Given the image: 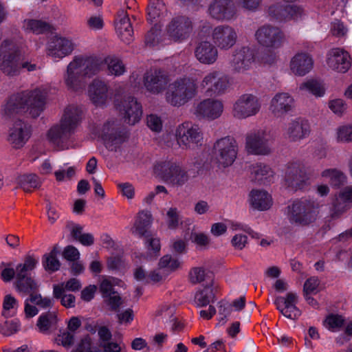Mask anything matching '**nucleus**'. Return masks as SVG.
Instances as JSON below:
<instances>
[{
	"instance_id": "f257e3e1",
	"label": "nucleus",
	"mask_w": 352,
	"mask_h": 352,
	"mask_svg": "<svg viewBox=\"0 0 352 352\" xmlns=\"http://www.w3.org/2000/svg\"><path fill=\"white\" fill-rule=\"evenodd\" d=\"M47 91L38 88L12 96L1 110V119L6 124L12 122L10 126L8 141L13 148H22L31 136L30 126L18 118L24 113L38 117L43 111Z\"/></svg>"
},
{
	"instance_id": "f03ea898",
	"label": "nucleus",
	"mask_w": 352,
	"mask_h": 352,
	"mask_svg": "<svg viewBox=\"0 0 352 352\" xmlns=\"http://www.w3.org/2000/svg\"><path fill=\"white\" fill-rule=\"evenodd\" d=\"M102 58L96 56H74L68 64L63 75L64 82L68 89L82 91L85 86L84 77H91L103 69Z\"/></svg>"
},
{
	"instance_id": "7ed1b4c3",
	"label": "nucleus",
	"mask_w": 352,
	"mask_h": 352,
	"mask_svg": "<svg viewBox=\"0 0 352 352\" xmlns=\"http://www.w3.org/2000/svg\"><path fill=\"white\" fill-rule=\"evenodd\" d=\"M82 111L76 106L67 107L59 124L53 126L47 133L49 140L60 149L67 148V142L79 126Z\"/></svg>"
},
{
	"instance_id": "20e7f679",
	"label": "nucleus",
	"mask_w": 352,
	"mask_h": 352,
	"mask_svg": "<svg viewBox=\"0 0 352 352\" xmlns=\"http://www.w3.org/2000/svg\"><path fill=\"white\" fill-rule=\"evenodd\" d=\"M285 214L292 225L309 226L314 223L319 217L320 204L314 199H297L285 208Z\"/></svg>"
},
{
	"instance_id": "39448f33",
	"label": "nucleus",
	"mask_w": 352,
	"mask_h": 352,
	"mask_svg": "<svg viewBox=\"0 0 352 352\" xmlns=\"http://www.w3.org/2000/svg\"><path fill=\"white\" fill-rule=\"evenodd\" d=\"M197 92L198 85L195 79L181 78L169 85L165 95L166 100L173 107H181L194 98Z\"/></svg>"
},
{
	"instance_id": "423d86ee",
	"label": "nucleus",
	"mask_w": 352,
	"mask_h": 352,
	"mask_svg": "<svg viewBox=\"0 0 352 352\" xmlns=\"http://www.w3.org/2000/svg\"><path fill=\"white\" fill-rule=\"evenodd\" d=\"M38 261L32 256L25 258L23 264H19L16 271V287L20 292L30 294L28 298L30 302L38 305L42 299L41 294H34L37 289V284L29 276V272L32 271L37 264Z\"/></svg>"
},
{
	"instance_id": "0eeeda50",
	"label": "nucleus",
	"mask_w": 352,
	"mask_h": 352,
	"mask_svg": "<svg viewBox=\"0 0 352 352\" xmlns=\"http://www.w3.org/2000/svg\"><path fill=\"white\" fill-rule=\"evenodd\" d=\"M175 136L179 146L184 150H193L204 142V133L199 124L184 122L175 129Z\"/></svg>"
},
{
	"instance_id": "6e6552de",
	"label": "nucleus",
	"mask_w": 352,
	"mask_h": 352,
	"mask_svg": "<svg viewBox=\"0 0 352 352\" xmlns=\"http://www.w3.org/2000/svg\"><path fill=\"white\" fill-rule=\"evenodd\" d=\"M238 144L231 136H226L215 141L212 147V157L219 167H228L235 161Z\"/></svg>"
},
{
	"instance_id": "1a4fd4ad",
	"label": "nucleus",
	"mask_w": 352,
	"mask_h": 352,
	"mask_svg": "<svg viewBox=\"0 0 352 352\" xmlns=\"http://www.w3.org/2000/svg\"><path fill=\"white\" fill-rule=\"evenodd\" d=\"M155 173L167 184L182 186L188 180V175L176 160L161 162L155 166Z\"/></svg>"
},
{
	"instance_id": "9d476101",
	"label": "nucleus",
	"mask_w": 352,
	"mask_h": 352,
	"mask_svg": "<svg viewBox=\"0 0 352 352\" xmlns=\"http://www.w3.org/2000/svg\"><path fill=\"white\" fill-rule=\"evenodd\" d=\"M98 135L107 149L115 151L120 148L129 137L128 131L115 120H108L104 123Z\"/></svg>"
},
{
	"instance_id": "9b49d317",
	"label": "nucleus",
	"mask_w": 352,
	"mask_h": 352,
	"mask_svg": "<svg viewBox=\"0 0 352 352\" xmlns=\"http://www.w3.org/2000/svg\"><path fill=\"white\" fill-rule=\"evenodd\" d=\"M20 53L19 48L12 40H4L0 47V69L10 76L19 74Z\"/></svg>"
},
{
	"instance_id": "f8f14e48",
	"label": "nucleus",
	"mask_w": 352,
	"mask_h": 352,
	"mask_svg": "<svg viewBox=\"0 0 352 352\" xmlns=\"http://www.w3.org/2000/svg\"><path fill=\"white\" fill-rule=\"evenodd\" d=\"M272 138L269 131L256 129L246 134L245 148L249 154L267 155L272 153Z\"/></svg>"
},
{
	"instance_id": "ddd939ff",
	"label": "nucleus",
	"mask_w": 352,
	"mask_h": 352,
	"mask_svg": "<svg viewBox=\"0 0 352 352\" xmlns=\"http://www.w3.org/2000/svg\"><path fill=\"white\" fill-rule=\"evenodd\" d=\"M193 31L192 20L184 15L173 17L166 25V35L170 41L182 43L186 41Z\"/></svg>"
},
{
	"instance_id": "4468645a",
	"label": "nucleus",
	"mask_w": 352,
	"mask_h": 352,
	"mask_svg": "<svg viewBox=\"0 0 352 352\" xmlns=\"http://www.w3.org/2000/svg\"><path fill=\"white\" fill-rule=\"evenodd\" d=\"M254 37L259 45L270 51L281 47L285 41L283 32L280 28L270 25H265L258 28Z\"/></svg>"
},
{
	"instance_id": "2eb2a0df",
	"label": "nucleus",
	"mask_w": 352,
	"mask_h": 352,
	"mask_svg": "<svg viewBox=\"0 0 352 352\" xmlns=\"http://www.w3.org/2000/svg\"><path fill=\"white\" fill-rule=\"evenodd\" d=\"M229 87V78L213 70L204 75L198 88L208 96H218L223 94Z\"/></svg>"
},
{
	"instance_id": "dca6fc26",
	"label": "nucleus",
	"mask_w": 352,
	"mask_h": 352,
	"mask_svg": "<svg viewBox=\"0 0 352 352\" xmlns=\"http://www.w3.org/2000/svg\"><path fill=\"white\" fill-rule=\"evenodd\" d=\"M259 98L252 94H244L238 98L232 107V116L239 120L256 116L261 110Z\"/></svg>"
},
{
	"instance_id": "f3484780",
	"label": "nucleus",
	"mask_w": 352,
	"mask_h": 352,
	"mask_svg": "<svg viewBox=\"0 0 352 352\" xmlns=\"http://www.w3.org/2000/svg\"><path fill=\"white\" fill-rule=\"evenodd\" d=\"M115 107L128 124L134 125L141 120L142 107L135 97L129 96L120 100H117L115 102Z\"/></svg>"
},
{
	"instance_id": "a211bd4d",
	"label": "nucleus",
	"mask_w": 352,
	"mask_h": 352,
	"mask_svg": "<svg viewBox=\"0 0 352 352\" xmlns=\"http://www.w3.org/2000/svg\"><path fill=\"white\" fill-rule=\"evenodd\" d=\"M285 183L294 190H302L311 184V178L301 164L294 162L287 167Z\"/></svg>"
},
{
	"instance_id": "6ab92c4d",
	"label": "nucleus",
	"mask_w": 352,
	"mask_h": 352,
	"mask_svg": "<svg viewBox=\"0 0 352 352\" xmlns=\"http://www.w3.org/2000/svg\"><path fill=\"white\" fill-rule=\"evenodd\" d=\"M76 44L72 39L55 35L47 43L46 54L54 59H61L72 53Z\"/></svg>"
},
{
	"instance_id": "aec40b11",
	"label": "nucleus",
	"mask_w": 352,
	"mask_h": 352,
	"mask_svg": "<svg viewBox=\"0 0 352 352\" xmlns=\"http://www.w3.org/2000/svg\"><path fill=\"white\" fill-rule=\"evenodd\" d=\"M294 107L295 100L292 96L287 92H278L270 100L268 109L273 117L281 118L292 112Z\"/></svg>"
},
{
	"instance_id": "412c9836",
	"label": "nucleus",
	"mask_w": 352,
	"mask_h": 352,
	"mask_svg": "<svg viewBox=\"0 0 352 352\" xmlns=\"http://www.w3.org/2000/svg\"><path fill=\"white\" fill-rule=\"evenodd\" d=\"M211 38L216 47L220 50H228L236 44L238 35L233 27L219 25L212 30Z\"/></svg>"
},
{
	"instance_id": "4be33fe9",
	"label": "nucleus",
	"mask_w": 352,
	"mask_h": 352,
	"mask_svg": "<svg viewBox=\"0 0 352 352\" xmlns=\"http://www.w3.org/2000/svg\"><path fill=\"white\" fill-rule=\"evenodd\" d=\"M170 78L162 69H151L143 77L144 86L147 91L153 94L162 93L167 87Z\"/></svg>"
},
{
	"instance_id": "5701e85b",
	"label": "nucleus",
	"mask_w": 352,
	"mask_h": 352,
	"mask_svg": "<svg viewBox=\"0 0 352 352\" xmlns=\"http://www.w3.org/2000/svg\"><path fill=\"white\" fill-rule=\"evenodd\" d=\"M87 96L91 103L98 107H104L111 99L108 83L96 78L89 85Z\"/></svg>"
},
{
	"instance_id": "b1692460",
	"label": "nucleus",
	"mask_w": 352,
	"mask_h": 352,
	"mask_svg": "<svg viewBox=\"0 0 352 352\" xmlns=\"http://www.w3.org/2000/svg\"><path fill=\"white\" fill-rule=\"evenodd\" d=\"M223 111L222 101L217 99L208 98L199 102L194 114L199 119L214 120L219 118Z\"/></svg>"
},
{
	"instance_id": "393cba45",
	"label": "nucleus",
	"mask_w": 352,
	"mask_h": 352,
	"mask_svg": "<svg viewBox=\"0 0 352 352\" xmlns=\"http://www.w3.org/2000/svg\"><path fill=\"white\" fill-rule=\"evenodd\" d=\"M254 60L253 50L249 47H241L233 52L230 67L233 72L244 74L251 68Z\"/></svg>"
},
{
	"instance_id": "a878e982",
	"label": "nucleus",
	"mask_w": 352,
	"mask_h": 352,
	"mask_svg": "<svg viewBox=\"0 0 352 352\" xmlns=\"http://www.w3.org/2000/svg\"><path fill=\"white\" fill-rule=\"evenodd\" d=\"M352 206V186H346L333 197L331 203V217L337 219Z\"/></svg>"
},
{
	"instance_id": "bb28decb",
	"label": "nucleus",
	"mask_w": 352,
	"mask_h": 352,
	"mask_svg": "<svg viewBox=\"0 0 352 352\" xmlns=\"http://www.w3.org/2000/svg\"><path fill=\"white\" fill-rule=\"evenodd\" d=\"M236 9L232 0H213L209 5L208 14L218 21H229L236 15Z\"/></svg>"
},
{
	"instance_id": "cd10ccee",
	"label": "nucleus",
	"mask_w": 352,
	"mask_h": 352,
	"mask_svg": "<svg viewBox=\"0 0 352 352\" xmlns=\"http://www.w3.org/2000/svg\"><path fill=\"white\" fill-rule=\"evenodd\" d=\"M298 296L296 293L288 292L285 297H276L274 304L279 311L291 320L297 319L300 315V310L296 307Z\"/></svg>"
},
{
	"instance_id": "c85d7f7f",
	"label": "nucleus",
	"mask_w": 352,
	"mask_h": 352,
	"mask_svg": "<svg viewBox=\"0 0 352 352\" xmlns=\"http://www.w3.org/2000/svg\"><path fill=\"white\" fill-rule=\"evenodd\" d=\"M310 133V125L307 120L296 118L285 126L284 136L290 142H300L307 138Z\"/></svg>"
},
{
	"instance_id": "c756f323",
	"label": "nucleus",
	"mask_w": 352,
	"mask_h": 352,
	"mask_svg": "<svg viewBox=\"0 0 352 352\" xmlns=\"http://www.w3.org/2000/svg\"><path fill=\"white\" fill-rule=\"evenodd\" d=\"M313 57L306 52H298L290 60L289 69L293 74L304 76L314 68Z\"/></svg>"
},
{
	"instance_id": "7c9ffc66",
	"label": "nucleus",
	"mask_w": 352,
	"mask_h": 352,
	"mask_svg": "<svg viewBox=\"0 0 352 352\" xmlns=\"http://www.w3.org/2000/svg\"><path fill=\"white\" fill-rule=\"evenodd\" d=\"M327 63L331 69L344 73L351 67L350 56L343 50L333 49L328 54Z\"/></svg>"
},
{
	"instance_id": "2f4dec72",
	"label": "nucleus",
	"mask_w": 352,
	"mask_h": 352,
	"mask_svg": "<svg viewBox=\"0 0 352 352\" xmlns=\"http://www.w3.org/2000/svg\"><path fill=\"white\" fill-rule=\"evenodd\" d=\"M115 28L118 35L125 43H130L133 40V30L129 15L124 9L118 11L115 21Z\"/></svg>"
},
{
	"instance_id": "473e14b6",
	"label": "nucleus",
	"mask_w": 352,
	"mask_h": 352,
	"mask_svg": "<svg viewBox=\"0 0 352 352\" xmlns=\"http://www.w3.org/2000/svg\"><path fill=\"white\" fill-rule=\"evenodd\" d=\"M217 47L216 45H213L208 41H202L196 47L195 56L201 63L212 65L216 62L218 58Z\"/></svg>"
},
{
	"instance_id": "72a5a7b5",
	"label": "nucleus",
	"mask_w": 352,
	"mask_h": 352,
	"mask_svg": "<svg viewBox=\"0 0 352 352\" xmlns=\"http://www.w3.org/2000/svg\"><path fill=\"white\" fill-rule=\"evenodd\" d=\"M249 202L252 208L259 211L269 210L273 204L272 196L266 190L259 189L251 190Z\"/></svg>"
},
{
	"instance_id": "f704fd0d",
	"label": "nucleus",
	"mask_w": 352,
	"mask_h": 352,
	"mask_svg": "<svg viewBox=\"0 0 352 352\" xmlns=\"http://www.w3.org/2000/svg\"><path fill=\"white\" fill-rule=\"evenodd\" d=\"M152 223V215L148 211H140L135 219L132 233L140 237L146 236Z\"/></svg>"
},
{
	"instance_id": "c9c22d12",
	"label": "nucleus",
	"mask_w": 352,
	"mask_h": 352,
	"mask_svg": "<svg viewBox=\"0 0 352 352\" xmlns=\"http://www.w3.org/2000/svg\"><path fill=\"white\" fill-rule=\"evenodd\" d=\"M250 172L252 177L258 182H271L274 176V171L267 164L257 162L250 166Z\"/></svg>"
},
{
	"instance_id": "e433bc0d",
	"label": "nucleus",
	"mask_w": 352,
	"mask_h": 352,
	"mask_svg": "<svg viewBox=\"0 0 352 352\" xmlns=\"http://www.w3.org/2000/svg\"><path fill=\"white\" fill-rule=\"evenodd\" d=\"M299 89L317 98L324 96L326 91L323 82L315 78H309L302 82L299 85Z\"/></svg>"
},
{
	"instance_id": "4c0bfd02",
	"label": "nucleus",
	"mask_w": 352,
	"mask_h": 352,
	"mask_svg": "<svg viewBox=\"0 0 352 352\" xmlns=\"http://www.w3.org/2000/svg\"><path fill=\"white\" fill-rule=\"evenodd\" d=\"M166 12L164 3L162 0H150L147 7V21L157 23L160 16Z\"/></svg>"
},
{
	"instance_id": "58836bf2",
	"label": "nucleus",
	"mask_w": 352,
	"mask_h": 352,
	"mask_svg": "<svg viewBox=\"0 0 352 352\" xmlns=\"http://www.w3.org/2000/svg\"><path fill=\"white\" fill-rule=\"evenodd\" d=\"M214 300V287L212 280L208 281L207 285L197 292L195 302L199 307H206Z\"/></svg>"
},
{
	"instance_id": "ea45409f",
	"label": "nucleus",
	"mask_w": 352,
	"mask_h": 352,
	"mask_svg": "<svg viewBox=\"0 0 352 352\" xmlns=\"http://www.w3.org/2000/svg\"><path fill=\"white\" fill-rule=\"evenodd\" d=\"M322 178L328 181L331 186L340 187L346 180V177L342 171L337 168H327L322 171Z\"/></svg>"
},
{
	"instance_id": "a19ab883",
	"label": "nucleus",
	"mask_w": 352,
	"mask_h": 352,
	"mask_svg": "<svg viewBox=\"0 0 352 352\" xmlns=\"http://www.w3.org/2000/svg\"><path fill=\"white\" fill-rule=\"evenodd\" d=\"M23 29L35 34L50 32L52 26L47 22L37 19H25L23 23Z\"/></svg>"
},
{
	"instance_id": "79ce46f5",
	"label": "nucleus",
	"mask_w": 352,
	"mask_h": 352,
	"mask_svg": "<svg viewBox=\"0 0 352 352\" xmlns=\"http://www.w3.org/2000/svg\"><path fill=\"white\" fill-rule=\"evenodd\" d=\"M81 283L77 278H70L67 282H63L53 286L54 297H60L62 293L68 292H76L81 288Z\"/></svg>"
},
{
	"instance_id": "37998d69",
	"label": "nucleus",
	"mask_w": 352,
	"mask_h": 352,
	"mask_svg": "<svg viewBox=\"0 0 352 352\" xmlns=\"http://www.w3.org/2000/svg\"><path fill=\"white\" fill-rule=\"evenodd\" d=\"M103 62V68L107 65L108 72L110 75L120 76L126 72V67L123 62L116 57H107L102 58Z\"/></svg>"
},
{
	"instance_id": "c03bdc74",
	"label": "nucleus",
	"mask_w": 352,
	"mask_h": 352,
	"mask_svg": "<svg viewBox=\"0 0 352 352\" xmlns=\"http://www.w3.org/2000/svg\"><path fill=\"white\" fill-rule=\"evenodd\" d=\"M18 183L20 187L26 192L41 186L42 182L35 174L23 175L19 177Z\"/></svg>"
},
{
	"instance_id": "a18cd8bd",
	"label": "nucleus",
	"mask_w": 352,
	"mask_h": 352,
	"mask_svg": "<svg viewBox=\"0 0 352 352\" xmlns=\"http://www.w3.org/2000/svg\"><path fill=\"white\" fill-rule=\"evenodd\" d=\"M181 266V261L178 258H174L169 254L163 256L158 263V267L167 273V275L179 269Z\"/></svg>"
},
{
	"instance_id": "49530a36",
	"label": "nucleus",
	"mask_w": 352,
	"mask_h": 352,
	"mask_svg": "<svg viewBox=\"0 0 352 352\" xmlns=\"http://www.w3.org/2000/svg\"><path fill=\"white\" fill-rule=\"evenodd\" d=\"M58 251L56 248L50 252L44 254L43 257V265L45 269L50 272H56L59 270L60 263L57 258Z\"/></svg>"
},
{
	"instance_id": "de8ad7c7",
	"label": "nucleus",
	"mask_w": 352,
	"mask_h": 352,
	"mask_svg": "<svg viewBox=\"0 0 352 352\" xmlns=\"http://www.w3.org/2000/svg\"><path fill=\"white\" fill-rule=\"evenodd\" d=\"M19 302L10 294L5 296L3 301L2 315L6 318L12 317L16 314Z\"/></svg>"
},
{
	"instance_id": "09e8293b",
	"label": "nucleus",
	"mask_w": 352,
	"mask_h": 352,
	"mask_svg": "<svg viewBox=\"0 0 352 352\" xmlns=\"http://www.w3.org/2000/svg\"><path fill=\"white\" fill-rule=\"evenodd\" d=\"M190 281L193 284L200 283L204 280H212L211 278V273L206 271L202 267H192L188 274Z\"/></svg>"
},
{
	"instance_id": "8fccbe9b",
	"label": "nucleus",
	"mask_w": 352,
	"mask_h": 352,
	"mask_svg": "<svg viewBox=\"0 0 352 352\" xmlns=\"http://www.w3.org/2000/svg\"><path fill=\"white\" fill-rule=\"evenodd\" d=\"M345 320L338 314H330L324 320V326L332 331H338L344 327Z\"/></svg>"
},
{
	"instance_id": "3c124183",
	"label": "nucleus",
	"mask_w": 352,
	"mask_h": 352,
	"mask_svg": "<svg viewBox=\"0 0 352 352\" xmlns=\"http://www.w3.org/2000/svg\"><path fill=\"white\" fill-rule=\"evenodd\" d=\"M57 318L54 313L48 312L41 314L37 321V327L42 333L47 332L49 329L56 323Z\"/></svg>"
},
{
	"instance_id": "603ef678",
	"label": "nucleus",
	"mask_w": 352,
	"mask_h": 352,
	"mask_svg": "<svg viewBox=\"0 0 352 352\" xmlns=\"http://www.w3.org/2000/svg\"><path fill=\"white\" fill-rule=\"evenodd\" d=\"M283 21H287L290 20H298L300 19L304 14V10L302 7L296 5L288 6L284 8Z\"/></svg>"
},
{
	"instance_id": "864d4df0",
	"label": "nucleus",
	"mask_w": 352,
	"mask_h": 352,
	"mask_svg": "<svg viewBox=\"0 0 352 352\" xmlns=\"http://www.w3.org/2000/svg\"><path fill=\"white\" fill-rule=\"evenodd\" d=\"M20 326L18 320H6L0 324V333L5 336H12L19 330Z\"/></svg>"
},
{
	"instance_id": "5fc2aeb1",
	"label": "nucleus",
	"mask_w": 352,
	"mask_h": 352,
	"mask_svg": "<svg viewBox=\"0 0 352 352\" xmlns=\"http://www.w3.org/2000/svg\"><path fill=\"white\" fill-rule=\"evenodd\" d=\"M320 290V280L316 276L306 280L303 285V295L316 294Z\"/></svg>"
},
{
	"instance_id": "6e6d98bb",
	"label": "nucleus",
	"mask_w": 352,
	"mask_h": 352,
	"mask_svg": "<svg viewBox=\"0 0 352 352\" xmlns=\"http://www.w3.org/2000/svg\"><path fill=\"white\" fill-rule=\"evenodd\" d=\"M116 284L115 278L111 277H104L100 284V291L103 298H107L111 293L114 292L113 286Z\"/></svg>"
},
{
	"instance_id": "4d7b16f0",
	"label": "nucleus",
	"mask_w": 352,
	"mask_h": 352,
	"mask_svg": "<svg viewBox=\"0 0 352 352\" xmlns=\"http://www.w3.org/2000/svg\"><path fill=\"white\" fill-rule=\"evenodd\" d=\"M338 142H352V125L346 124L339 126L336 130Z\"/></svg>"
},
{
	"instance_id": "13d9d810",
	"label": "nucleus",
	"mask_w": 352,
	"mask_h": 352,
	"mask_svg": "<svg viewBox=\"0 0 352 352\" xmlns=\"http://www.w3.org/2000/svg\"><path fill=\"white\" fill-rule=\"evenodd\" d=\"M329 108L336 115H343L346 109L347 104L346 102L340 98H336L329 100Z\"/></svg>"
},
{
	"instance_id": "bf43d9fd",
	"label": "nucleus",
	"mask_w": 352,
	"mask_h": 352,
	"mask_svg": "<svg viewBox=\"0 0 352 352\" xmlns=\"http://www.w3.org/2000/svg\"><path fill=\"white\" fill-rule=\"evenodd\" d=\"M180 222L179 215L176 208H170L166 212V224L168 228L175 229Z\"/></svg>"
},
{
	"instance_id": "052dcab7",
	"label": "nucleus",
	"mask_w": 352,
	"mask_h": 352,
	"mask_svg": "<svg viewBox=\"0 0 352 352\" xmlns=\"http://www.w3.org/2000/svg\"><path fill=\"white\" fill-rule=\"evenodd\" d=\"M145 245L151 254L157 256L161 249L160 239L146 236Z\"/></svg>"
},
{
	"instance_id": "680f3d73",
	"label": "nucleus",
	"mask_w": 352,
	"mask_h": 352,
	"mask_svg": "<svg viewBox=\"0 0 352 352\" xmlns=\"http://www.w3.org/2000/svg\"><path fill=\"white\" fill-rule=\"evenodd\" d=\"M55 341L57 344L69 349L74 344V337L72 333L65 331L58 335Z\"/></svg>"
},
{
	"instance_id": "e2e57ef3",
	"label": "nucleus",
	"mask_w": 352,
	"mask_h": 352,
	"mask_svg": "<svg viewBox=\"0 0 352 352\" xmlns=\"http://www.w3.org/2000/svg\"><path fill=\"white\" fill-rule=\"evenodd\" d=\"M147 126L153 131L159 132L162 129L161 118L155 114H151L146 118Z\"/></svg>"
},
{
	"instance_id": "0e129e2a",
	"label": "nucleus",
	"mask_w": 352,
	"mask_h": 352,
	"mask_svg": "<svg viewBox=\"0 0 352 352\" xmlns=\"http://www.w3.org/2000/svg\"><path fill=\"white\" fill-rule=\"evenodd\" d=\"M145 42L150 46H155L160 43V32L155 26L147 33Z\"/></svg>"
},
{
	"instance_id": "69168bd1",
	"label": "nucleus",
	"mask_w": 352,
	"mask_h": 352,
	"mask_svg": "<svg viewBox=\"0 0 352 352\" xmlns=\"http://www.w3.org/2000/svg\"><path fill=\"white\" fill-rule=\"evenodd\" d=\"M284 8L280 3H276L270 6L267 12L272 18L278 21H283V19H280V17L283 16Z\"/></svg>"
},
{
	"instance_id": "338daca9",
	"label": "nucleus",
	"mask_w": 352,
	"mask_h": 352,
	"mask_svg": "<svg viewBox=\"0 0 352 352\" xmlns=\"http://www.w3.org/2000/svg\"><path fill=\"white\" fill-rule=\"evenodd\" d=\"M248 243V236L245 234H236L232 240L231 244L235 250H243Z\"/></svg>"
},
{
	"instance_id": "774afa93",
	"label": "nucleus",
	"mask_w": 352,
	"mask_h": 352,
	"mask_svg": "<svg viewBox=\"0 0 352 352\" xmlns=\"http://www.w3.org/2000/svg\"><path fill=\"white\" fill-rule=\"evenodd\" d=\"M91 346V340L89 336L81 339L76 348L72 352H89Z\"/></svg>"
}]
</instances>
